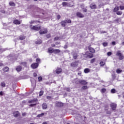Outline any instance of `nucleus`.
I'll list each match as a JSON object with an SVG mask.
<instances>
[{"label":"nucleus","instance_id":"nucleus-1","mask_svg":"<svg viewBox=\"0 0 124 124\" xmlns=\"http://www.w3.org/2000/svg\"><path fill=\"white\" fill-rule=\"evenodd\" d=\"M89 51L86 52L85 54H83V56L84 58H90V59H92L93 57V53L95 52L94 49L92 47L89 48Z\"/></svg>","mask_w":124,"mask_h":124},{"label":"nucleus","instance_id":"nucleus-2","mask_svg":"<svg viewBox=\"0 0 124 124\" xmlns=\"http://www.w3.org/2000/svg\"><path fill=\"white\" fill-rule=\"evenodd\" d=\"M76 81V84H81L82 85H87L88 84V82H86V80H78V79H75Z\"/></svg>","mask_w":124,"mask_h":124},{"label":"nucleus","instance_id":"nucleus-3","mask_svg":"<svg viewBox=\"0 0 124 124\" xmlns=\"http://www.w3.org/2000/svg\"><path fill=\"white\" fill-rule=\"evenodd\" d=\"M30 28L31 30H33V31H39L40 29H41V27L39 26H30Z\"/></svg>","mask_w":124,"mask_h":124},{"label":"nucleus","instance_id":"nucleus-4","mask_svg":"<svg viewBox=\"0 0 124 124\" xmlns=\"http://www.w3.org/2000/svg\"><path fill=\"white\" fill-rule=\"evenodd\" d=\"M47 32H48V30H47V29L46 28L41 29L39 31L40 34H45L46 33H47Z\"/></svg>","mask_w":124,"mask_h":124},{"label":"nucleus","instance_id":"nucleus-5","mask_svg":"<svg viewBox=\"0 0 124 124\" xmlns=\"http://www.w3.org/2000/svg\"><path fill=\"white\" fill-rule=\"evenodd\" d=\"M116 56L119 57V60H123V59H124V56H123V54H122L120 51L117 52Z\"/></svg>","mask_w":124,"mask_h":124},{"label":"nucleus","instance_id":"nucleus-6","mask_svg":"<svg viewBox=\"0 0 124 124\" xmlns=\"http://www.w3.org/2000/svg\"><path fill=\"white\" fill-rule=\"evenodd\" d=\"M38 63H33L31 65V67L33 69H35V68H37L38 67Z\"/></svg>","mask_w":124,"mask_h":124},{"label":"nucleus","instance_id":"nucleus-7","mask_svg":"<svg viewBox=\"0 0 124 124\" xmlns=\"http://www.w3.org/2000/svg\"><path fill=\"white\" fill-rule=\"evenodd\" d=\"M78 63H79V61H77L74 62H72L71 64V66H72L73 67H76L77 65H78Z\"/></svg>","mask_w":124,"mask_h":124},{"label":"nucleus","instance_id":"nucleus-8","mask_svg":"<svg viewBox=\"0 0 124 124\" xmlns=\"http://www.w3.org/2000/svg\"><path fill=\"white\" fill-rule=\"evenodd\" d=\"M110 107L112 110H116V108H117V105L115 103H112L110 105Z\"/></svg>","mask_w":124,"mask_h":124},{"label":"nucleus","instance_id":"nucleus-9","mask_svg":"<svg viewBox=\"0 0 124 124\" xmlns=\"http://www.w3.org/2000/svg\"><path fill=\"white\" fill-rule=\"evenodd\" d=\"M56 106H57V107H62L63 104L62 102H58L56 103Z\"/></svg>","mask_w":124,"mask_h":124},{"label":"nucleus","instance_id":"nucleus-10","mask_svg":"<svg viewBox=\"0 0 124 124\" xmlns=\"http://www.w3.org/2000/svg\"><path fill=\"white\" fill-rule=\"evenodd\" d=\"M62 71V69L60 68H57V69L56 70V73H57V74H60V73H61Z\"/></svg>","mask_w":124,"mask_h":124},{"label":"nucleus","instance_id":"nucleus-11","mask_svg":"<svg viewBox=\"0 0 124 124\" xmlns=\"http://www.w3.org/2000/svg\"><path fill=\"white\" fill-rule=\"evenodd\" d=\"M77 16H78V17H79V18H83V17H84V15L80 12L77 13Z\"/></svg>","mask_w":124,"mask_h":124},{"label":"nucleus","instance_id":"nucleus-12","mask_svg":"<svg viewBox=\"0 0 124 124\" xmlns=\"http://www.w3.org/2000/svg\"><path fill=\"white\" fill-rule=\"evenodd\" d=\"M90 8H91V9H95V8H96V5L94 4H91L90 5Z\"/></svg>","mask_w":124,"mask_h":124},{"label":"nucleus","instance_id":"nucleus-13","mask_svg":"<svg viewBox=\"0 0 124 124\" xmlns=\"http://www.w3.org/2000/svg\"><path fill=\"white\" fill-rule=\"evenodd\" d=\"M14 24H15L16 25H20L21 24V22L18 20H15L14 21Z\"/></svg>","mask_w":124,"mask_h":124},{"label":"nucleus","instance_id":"nucleus-14","mask_svg":"<svg viewBox=\"0 0 124 124\" xmlns=\"http://www.w3.org/2000/svg\"><path fill=\"white\" fill-rule=\"evenodd\" d=\"M19 111H15L14 113H13V115L14 116V117H18L19 115Z\"/></svg>","mask_w":124,"mask_h":124},{"label":"nucleus","instance_id":"nucleus-15","mask_svg":"<svg viewBox=\"0 0 124 124\" xmlns=\"http://www.w3.org/2000/svg\"><path fill=\"white\" fill-rule=\"evenodd\" d=\"M48 52L50 54H52V53H53V52H54V49H53V48H52V47H50L48 49Z\"/></svg>","mask_w":124,"mask_h":124},{"label":"nucleus","instance_id":"nucleus-16","mask_svg":"<svg viewBox=\"0 0 124 124\" xmlns=\"http://www.w3.org/2000/svg\"><path fill=\"white\" fill-rule=\"evenodd\" d=\"M16 71L17 72H20L21 70H22V67L20 66H18L16 68Z\"/></svg>","mask_w":124,"mask_h":124},{"label":"nucleus","instance_id":"nucleus-17","mask_svg":"<svg viewBox=\"0 0 124 124\" xmlns=\"http://www.w3.org/2000/svg\"><path fill=\"white\" fill-rule=\"evenodd\" d=\"M91 70L89 68H86L84 70V73H89V72H90Z\"/></svg>","mask_w":124,"mask_h":124},{"label":"nucleus","instance_id":"nucleus-18","mask_svg":"<svg viewBox=\"0 0 124 124\" xmlns=\"http://www.w3.org/2000/svg\"><path fill=\"white\" fill-rule=\"evenodd\" d=\"M42 43V40L40 39L35 42L36 44H41Z\"/></svg>","mask_w":124,"mask_h":124},{"label":"nucleus","instance_id":"nucleus-19","mask_svg":"<svg viewBox=\"0 0 124 124\" xmlns=\"http://www.w3.org/2000/svg\"><path fill=\"white\" fill-rule=\"evenodd\" d=\"M3 71H5V72H7V71H8V70H9V68H8V67H5L3 68Z\"/></svg>","mask_w":124,"mask_h":124},{"label":"nucleus","instance_id":"nucleus-20","mask_svg":"<svg viewBox=\"0 0 124 124\" xmlns=\"http://www.w3.org/2000/svg\"><path fill=\"white\" fill-rule=\"evenodd\" d=\"M43 109H46L47 108V104L46 103H44L42 105Z\"/></svg>","mask_w":124,"mask_h":124},{"label":"nucleus","instance_id":"nucleus-21","mask_svg":"<svg viewBox=\"0 0 124 124\" xmlns=\"http://www.w3.org/2000/svg\"><path fill=\"white\" fill-rule=\"evenodd\" d=\"M66 23L65 22V21H62L61 22V25L62 27H65V24Z\"/></svg>","mask_w":124,"mask_h":124},{"label":"nucleus","instance_id":"nucleus-22","mask_svg":"<svg viewBox=\"0 0 124 124\" xmlns=\"http://www.w3.org/2000/svg\"><path fill=\"white\" fill-rule=\"evenodd\" d=\"M5 82L2 81L1 82V87H2V88H4L5 87Z\"/></svg>","mask_w":124,"mask_h":124},{"label":"nucleus","instance_id":"nucleus-23","mask_svg":"<svg viewBox=\"0 0 124 124\" xmlns=\"http://www.w3.org/2000/svg\"><path fill=\"white\" fill-rule=\"evenodd\" d=\"M116 72L119 74L120 73H122V72H123V70H122L121 69H118L116 70Z\"/></svg>","mask_w":124,"mask_h":124},{"label":"nucleus","instance_id":"nucleus-24","mask_svg":"<svg viewBox=\"0 0 124 124\" xmlns=\"http://www.w3.org/2000/svg\"><path fill=\"white\" fill-rule=\"evenodd\" d=\"M9 4L10 6H15V3L13 1L10 2Z\"/></svg>","mask_w":124,"mask_h":124},{"label":"nucleus","instance_id":"nucleus-25","mask_svg":"<svg viewBox=\"0 0 124 124\" xmlns=\"http://www.w3.org/2000/svg\"><path fill=\"white\" fill-rule=\"evenodd\" d=\"M25 38H26V37L23 35L20 36L19 37V39L20 40H23V39H25Z\"/></svg>","mask_w":124,"mask_h":124},{"label":"nucleus","instance_id":"nucleus-26","mask_svg":"<svg viewBox=\"0 0 124 124\" xmlns=\"http://www.w3.org/2000/svg\"><path fill=\"white\" fill-rule=\"evenodd\" d=\"M119 9H120V8L119 7H116L114 8L113 11H114V12H117V11H118Z\"/></svg>","mask_w":124,"mask_h":124},{"label":"nucleus","instance_id":"nucleus-27","mask_svg":"<svg viewBox=\"0 0 124 124\" xmlns=\"http://www.w3.org/2000/svg\"><path fill=\"white\" fill-rule=\"evenodd\" d=\"M66 24H69L71 23V21L70 19H67L65 20Z\"/></svg>","mask_w":124,"mask_h":124},{"label":"nucleus","instance_id":"nucleus-28","mask_svg":"<svg viewBox=\"0 0 124 124\" xmlns=\"http://www.w3.org/2000/svg\"><path fill=\"white\" fill-rule=\"evenodd\" d=\"M43 116H44V113H41V114H38V115H37V117H38V118H40V117H43Z\"/></svg>","mask_w":124,"mask_h":124},{"label":"nucleus","instance_id":"nucleus-29","mask_svg":"<svg viewBox=\"0 0 124 124\" xmlns=\"http://www.w3.org/2000/svg\"><path fill=\"white\" fill-rule=\"evenodd\" d=\"M101 93H105V92H106V89H105V88L102 89L101 90Z\"/></svg>","mask_w":124,"mask_h":124},{"label":"nucleus","instance_id":"nucleus-30","mask_svg":"<svg viewBox=\"0 0 124 124\" xmlns=\"http://www.w3.org/2000/svg\"><path fill=\"white\" fill-rule=\"evenodd\" d=\"M108 45V43L107 42H104L103 43V46L104 47H106Z\"/></svg>","mask_w":124,"mask_h":124},{"label":"nucleus","instance_id":"nucleus-31","mask_svg":"<svg viewBox=\"0 0 124 124\" xmlns=\"http://www.w3.org/2000/svg\"><path fill=\"white\" fill-rule=\"evenodd\" d=\"M36 101V100H32L29 101V103H34V102H35Z\"/></svg>","mask_w":124,"mask_h":124},{"label":"nucleus","instance_id":"nucleus-32","mask_svg":"<svg viewBox=\"0 0 124 124\" xmlns=\"http://www.w3.org/2000/svg\"><path fill=\"white\" fill-rule=\"evenodd\" d=\"M100 65L101 66H103L105 64V62H103V61H101L100 62Z\"/></svg>","mask_w":124,"mask_h":124},{"label":"nucleus","instance_id":"nucleus-33","mask_svg":"<svg viewBox=\"0 0 124 124\" xmlns=\"http://www.w3.org/2000/svg\"><path fill=\"white\" fill-rule=\"evenodd\" d=\"M117 15H122L123 14L122 11H119L117 12Z\"/></svg>","mask_w":124,"mask_h":124},{"label":"nucleus","instance_id":"nucleus-34","mask_svg":"<svg viewBox=\"0 0 124 124\" xmlns=\"http://www.w3.org/2000/svg\"><path fill=\"white\" fill-rule=\"evenodd\" d=\"M38 79L39 82H42V77H39Z\"/></svg>","mask_w":124,"mask_h":124},{"label":"nucleus","instance_id":"nucleus-35","mask_svg":"<svg viewBox=\"0 0 124 124\" xmlns=\"http://www.w3.org/2000/svg\"><path fill=\"white\" fill-rule=\"evenodd\" d=\"M36 61L37 62V63H38V64L40 63V59L37 58Z\"/></svg>","mask_w":124,"mask_h":124},{"label":"nucleus","instance_id":"nucleus-36","mask_svg":"<svg viewBox=\"0 0 124 124\" xmlns=\"http://www.w3.org/2000/svg\"><path fill=\"white\" fill-rule=\"evenodd\" d=\"M115 92H116V90H115V89H112L111 90V93H115Z\"/></svg>","mask_w":124,"mask_h":124},{"label":"nucleus","instance_id":"nucleus-37","mask_svg":"<svg viewBox=\"0 0 124 124\" xmlns=\"http://www.w3.org/2000/svg\"><path fill=\"white\" fill-rule=\"evenodd\" d=\"M54 52H56V53H60L61 50H60V49H54Z\"/></svg>","mask_w":124,"mask_h":124},{"label":"nucleus","instance_id":"nucleus-38","mask_svg":"<svg viewBox=\"0 0 124 124\" xmlns=\"http://www.w3.org/2000/svg\"><path fill=\"white\" fill-rule=\"evenodd\" d=\"M87 89H88V86H84L82 87V90H87Z\"/></svg>","mask_w":124,"mask_h":124},{"label":"nucleus","instance_id":"nucleus-39","mask_svg":"<svg viewBox=\"0 0 124 124\" xmlns=\"http://www.w3.org/2000/svg\"><path fill=\"white\" fill-rule=\"evenodd\" d=\"M44 92L43 91L40 92L39 96H42V95H43V93Z\"/></svg>","mask_w":124,"mask_h":124},{"label":"nucleus","instance_id":"nucleus-40","mask_svg":"<svg viewBox=\"0 0 124 124\" xmlns=\"http://www.w3.org/2000/svg\"><path fill=\"white\" fill-rule=\"evenodd\" d=\"M78 57V56H77V54H74L73 55V58L74 59H77V57Z\"/></svg>","mask_w":124,"mask_h":124},{"label":"nucleus","instance_id":"nucleus-41","mask_svg":"<svg viewBox=\"0 0 124 124\" xmlns=\"http://www.w3.org/2000/svg\"><path fill=\"white\" fill-rule=\"evenodd\" d=\"M95 62V59H93L91 61V63H93V62Z\"/></svg>","mask_w":124,"mask_h":124},{"label":"nucleus","instance_id":"nucleus-42","mask_svg":"<svg viewBox=\"0 0 124 124\" xmlns=\"http://www.w3.org/2000/svg\"><path fill=\"white\" fill-rule=\"evenodd\" d=\"M62 4L63 6H65V5H67V2H62Z\"/></svg>","mask_w":124,"mask_h":124},{"label":"nucleus","instance_id":"nucleus-43","mask_svg":"<svg viewBox=\"0 0 124 124\" xmlns=\"http://www.w3.org/2000/svg\"><path fill=\"white\" fill-rule=\"evenodd\" d=\"M34 105H36V103H34V104H31L30 106H31V107H33V106H34Z\"/></svg>","mask_w":124,"mask_h":124},{"label":"nucleus","instance_id":"nucleus-44","mask_svg":"<svg viewBox=\"0 0 124 124\" xmlns=\"http://www.w3.org/2000/svg\"><path fill=\"white\" fill-rule=\"evenodd\" d=\"M120 7L121 10H124V6H120Z\"/></svg>","mask_w":124,"mask_h":124},{"label":"nucleus","instance_id":"nucleus-45","mask_svg":"<svg viewBox=\"0 0 124 124\" xmlns=\"http://www.w3.org/2000/svg\"><path fill=\"white\" fill-rule=\"evenodd\" d=\"M22 64L24 65V66H26L27 65V62H23L22 63Z\"/></svg>","mask_w":124,"mask_h":124},{"label":"nucleus","instance_id":"nucleus-46","mask_svg":"<svg viewBox=\"0 0 124 124\" xmlns=\"http://www.w3.org/2000/svg\"><path fill=\"white\" fill-rule=\"evenodd\" d=\"M112 79H115V78H116V75L112 74Z\"/></svg>","mask_w":124,"mask_h":124},{"label":"nucleus","instance_id":"nucleus-47","mask_svg":"<svg viewBox=\"0 0 124 124\" xmlns=\"http://www.w3.org/2000/svg\"><path fill=\"white\" fill-rule=\"evenodd\" d=\"M108 56H111L112 55V52H108L107 53Z\"/></svg>","mask_w":124,"mask_h":124},{"label":"nucleus","instance_id":"nucleus-48","mask_svg":"<svg viewBox=\"0 0 124 124\" xmlns=\"http://www.w3.org/2000/svg\"><path fill=\"white\" fill-rule=\"evenodd\" d=\"M57 18L58 20H60V19H61V16L58 15Z\"/></svg>","mask_w":124,"mask_h":124},{"label":"nucleus","instance_id":"nucleus-49","mask_svg":"<svg viewBox=\"0 0 124 124\" xmlns=\"http://www.w3.org/2000/svg\"><path fill=\"white\" fill-rule=\"evenodd\" d=\"M0 95H1V96H2V95H3V92L2 91H1L0 92Z\"/></svg>","mask_w":124,"mask_h":124},{"label":"nucleus","instance_id":"nucleus-50","mask_svg":"<svg viewBox=\"0 0 124 124\" xmlns=\"http://www.w3.org/2000/svg\"><path fill=\"white\" fill-rule=\"evenodd\" d=\"M33 76L34 77H36V76H37V74H36V73H34Z\"/></svg>","mask_w":124,"mask_h":124},{"label":"nucleus","instance_id":"nucleus-51","mask_svg":"<svg viewBox=\"0 0 124 124\" xmlns=\"http://www.w3.org/2000/svg\"><path fill=\"white\" fill-rule=\"evenodd\" d=\"M47 99L50 100L51 99V97L50 96H48L46 97Z\"/></svg>","mask_w":124,"mask_h":124},{"label":"nucleus","instance_id":"nucleus-52","mask_svg":"<svg viewBox=\"0 0 124 124\" xmlns=\"http://www.w3.org/2000/svg\"><path fill=\"white\" fill-rule=\"evenodd\" d=\"M54 40H55V41L59 40V38L58 37H55V38H54Z\"/></svg>","mask_w":124,"mask_h":124},{"label":"nucleus","instance_id":"nucleus-53","mask_svg":"<svg viewBox=\"0 0 124 124\" xmlns=\"http://www.w3.org/2000/svg\"><path fill=\"white\" fill-rule=\"evenodd\" d=\"M66 90H67V92H70V89L69 88H66Z\"/></svg>","mask_w":124,"mask_h":124},{"label":"nucleus","instance_id":"nucleus-54","mask_svg":"<svg viewBox=\"0 0 124 124\" xmlns=\"http://www.w3.org/2000/svg\"><path fill=\"white\" fill-rule=\"evenodd\" d=\"M112 45H116V42H112Z\"/></svg>","mask_w":124,"mask_h":124},{"label":"nucleus","instance_id":"nucleus-55","mask_svg":"<svg viewBox=\"0 0 124 124\" xmlns=\"http://www.w3.org/2000/svg\"><path fill=\"white\" fill-rule=\"evenodd\" d=\"M52 47H56V45L52 44L51 45Z\"/></svg>","mask_w":124,"mask_h":124},{"label":"nucleus","instance_id":"nucleus-56","mask_svg":"<svg viewBox=\"0 0 124 124\" xmlns=\"http://www.w3.org/2000/svg\"><path fill=\"white\" fill-rule=\"evenodd\" d=\"M82 73L81 72H79L78 73V75L81 76Z\"/></svg>","mask_w":124,"mask_h":124},{"label":"nucleus","instance_id":"nucleus-57","mask_svg":"<svg viewBox=\"0 0 124 124\" xmlns=\"http://www.w3.org/2000/svg\"><path fill=\"white\" fill-rule=\"evenodd\" d=\"M2 65H3V64L0 63V66H2Z\"/></svg>","mask_w":124,"mask_h":124},{"label":"nucleus","instance_id":"nucleus-58","mask_svg":"<svg viewBox=\"0 0 124 124\" xmlns=\"http://www.w3.org/2000/svg\"><path fill=\"white\" fill-rule=\"evenodd\" d=\"M43 124H47V123L46 122H45L43 123Z\"/></svg>","mask_w":124,"mask_h":124},{"label":"nucleus","instance_id":"nucleus-59","mask_svg":"<svg viewBox=\"0 0 124 124\" xmlns=\"http://www.w3.org/2000/svg\"><path fill=\"white\" fill-rule=\"evenodd\" d=\"M30 62H32V60L30 59Z\"/></svg>","mask_w":124,"mask_h":124},{"label":"nucleus","instance_id":"nucleus-60","mask_svg":"<svg viewBox=\"0 0 124 124\" xmlns=\"http://www.w3.org/2000/svg\"><path fill=\"white\" fill-rule=\"evenodd\" d=\"M26 115V113H23L22 116H25Z\"/></svg>","mask_w":124,"mask_h":124},{"label":"nucleus","instance_id":"nucleus-61","mask_svg":"<svg viewBox=\"0 0 124 124\" xmlns=\"http://www.w3.org/2000/svg\"><path fill=\"white\" fill-rule=\"evenodd\" d=\"M84 12H87V10H84Z\"/></svg>","mask_w":124,"mask_h":124},{"label":"nucleus","instance_id":"nucleus-62","mask_svg":"<svg viewBox=\"0 0 124 124\" xmlns=\"http://www.w3.org/2000/svg\"><path fill=\"white\" fill-rule=\"evenodd\" d=\"M56 45H58V44H60L59 43H56Z\"/></svg>","mask_w":124,"mask_h":124},{"label":"nucleus","instance_id":"nucleus-63","mask_svg":"<svg viewBox=\"0 0 124 124\" xmlns=\"http://www.w3.org/2000/svg\"><path fill=\"white\" fill-rule=\"evenodd\" d=\"M32 23H33V21H31V22H30V24H32Z\"/></svg>","mask_w":124,"mask_h":124},{"label":"nucleus","instance_id":"nucleus-64","mask_svg":"<svg viewBox=\"0 0 124 124\" xmlns=\"http://www.w3.org/2000/svg\"><path fill=\"white\" fill-rule=\"evenodd\" d=\"M56 48H59V47H60V46H56Z\"/></svg>","mask_w":124,"mask_h":124}]
</instances>
